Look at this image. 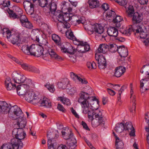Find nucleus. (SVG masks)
<instances>
[{
	"instance_id": "obj_1",
	"label": "nucleus",
	"mask_w": 149,
	"mask_h": 149,
	"mask_svg": "<svg viewBox=\"0 0 149 149\" xmlns=\"http://www.w3.org/2000/svg\"><path fill=\"white\" fill-rule=\"evenodd\" d=\"M78 102L81 107L82 113L84 114L88 113L95 114L99 106V101L95 97H89V94L87 93L81 92L79 95Z\"/></svg>"
},
{
	"instance_id": "obj_2",
	"label": "nucleus",
	"mask_w": 149,
	"mask_h": 149,
	"mask_svg": "<svg viewBox=\"0 0 149 149\" xmlns=\"http://www.w3.org/2000/svg\"><path fill=\"white\" fill-rule=\"evenodd\" d=\"M88 115V118L91 121L93 127H95L99 125L102 127L104 126V118L100 111H96L94 114H92L90 112Z\"/></svg>"
},
{
	"instance_id": "obj_3",
	"label": "nucleus",
	"mask_w": 149,
	"mask_h": 149,
	"mask_svg": "<svg viewBox=\"0 0 149 149\" xmlns=\"http://www.w3.org/2000/svg\"><path fill=\"white\" fill-rule=\"evenodd\" d=\"M12 135L15 138L11 139V141L13 144H17L18 146L20 143L23 144L21 140L23 139L26 136V134L24 132L22 128H15L12 131Z\"/></svg>"
},
{
	"instance_id": "obj_4",
	"label": "nucleus",
	"mask_w": 149,
	"mask_h": 149,
	"mask_svg": "<svg viewBox=\"0 0 149 149\" xmlns=\"http://www.w3.org/2000/svg\"><path fill=\"white\" fill-rule=\"evenodd\" d=\"M12 79L14 82L21 84L24 83V84L29 85L32 84V80L26 77L23 74L18 73L17 72H13L12 75Z\"/></svg>"
},
{
	"instance_id": "obj_5",
	"label": "nucleus",
	"mask_w": 149,
	"mask_h": 149,
	"mask_svg": "<svg viewBox=\"0 0 149 149\" xmlns=\"http://www.w3.org/2000/svg\"><path fill=\"white\" fill-rule=\"evenodd\" d=\"M133 30L136 31L135 35L138 36L140 38L146 39L148 36V33L149 35V25L145 28L146 32L143 31L141 25L138 24H133Z\"/></svg>"
},
{
	"instance_id": "obj_6",
	"label": "nucleus",
	"mask_w": 149,
	"mask_h": 149,
	"mask_svg": "<svg viewBox=\"0 0 149 149\" xmlns=\"http://www.w3.org/2000/svg\"><path fill=\"white\" fill-rule=\"evenodd\" d=\"M11 18L13 19L18 18L19 16L22 14V11L18 6H13V10L8 8H6Z\"/></svg>"
},
{
	"instance_id": "obj_7",
	"label": "nucleus",
	"mask_w": 149,
	"mask_h": 149,
	"mask_svg": "<svg viewBox=\"0 0 149 149\" xmlns=\"http://www.w3.org/2000/svg\"><path fill=\"white\" fill-rule=\"evenodd\" d=\"M95 58L97 61L98 67L100 69H104L106 68V60L104 56L98 54H95Z\"/></svg>"
},
{
	"instance_id": "obj_8",
	"label": "nucleus",
	"mask_w": 149,
	"mask_h": 149,
	"mask_svg": "<svg viewBox=\"0 0 149 149\" xmlns=\"http://www.w3.org/2000/svg\"><path fill=\"white\" fill-rule=\"evenodd\" d=\"M11 105L8 104L5 101H0V112L4 114L10 113Z\"/></svg>"
},
{
	"instance_id": "obj_9",
	"label": "nucleus",
	"mask_w": 149,
	"mask_h": 149,
	"mask_svg": "<svg viewBox=\"0 0 149 149\" xmlns=\"http://www.w3.org/2000/svg\"><path fill=\"white\" fill-rule=\"evenodd\" d=\"M11 143L3 144L1 147L0 149H21L23 147V144L20 143V145L17 144H13L11 141Z\"/></svg>"
},
{
	"instance_id": "obj_10",
	"label": "nucleus",
	"mask_w": 149,
	"mask_h": 149,
	"mask_svg": "<svg viewBox=\"0 0 149 149\" xmlns=\"http://www.w3.org/2000/svg\"><path fill=\"white\" fill-rule=\"evenodd\" d=\"M10 113V114L13 113L14 116H15L16 117H14V119H16L20 117L21 115L22 114V112L20 108L17 105H14L11 107Z\"/></svg>"
},
{
	"instance_id": "obj_11",
	"label": "nucleus",
	"mask_w": 149,
	"mask_h": 149,
	"mask_svg": "<svg viewBox=\"0 0 149 149\" xmlns=\"http://www.w3.org/2000/svg\"><path fill=\"white\" fill-rule=\"evenodd\" d=\"M17 94L19 95H24L26 92L29 88V85H18L16 87Z\"/></svg>"
},
{
	"instance_id": "obj_12",
	"label": "nucleus",
	"mask_w": 149,
	"mask_h": 149,
	"mask_svg": "<svg viewBox=\"0 0 149 149\" xmlns=\"http://www.w3.org/2000/svg\"><path fill=\"white\" fill-rule=\"evenodd\" d=\"M25 10L29 15H31L34 12V5L31 2H25L23 3Z\"/></svg>"
},
{
	"instance_id": "obj_13",
	"label": "nucleus",
	"mask_w": 149,
	"mask_h": 149,
	"mask_svg": "<svg viewBox=\"0 0 149 149\" xmlns=\"http://www.w3.org/2000/svg\"><path fill=\"white\" fill-rule=\"evenodd\" d=\"M140 90L143 93L149 89V79H143L140 81Z\"/></svg>"
},
{
	"instance_id": "obj_14",
	"label": "nucleus",
	"mask_w": 149,
	"mask_h": 149,
	"mask_svg": "<svg viewBox=\"0 0 149 149\" xmlns=\"http://www.w3.org/2000/svg\"><path fill=\"white\" fill-rule=\"evenodd\" d=\"M21 66L23 69L26 70L36 73H39L40 72V71L38 69L27 63L23 62L21 64Z\"/></svg>"
},
{
	"instance_id": "obj_15",
	"label": "nucleus",
	"mask_w": 149,
	"mask_h": 149,
	"mask_svg": "<svg viewBox=\"0 0 149 149\" xmlns=\"http://www.w3.org/2000/svg\"><path fill=\"white\" fill-rule=\"evenodd\" d=\"M63 138L65 140H68L74 136L73 134L70 129L68 127H66L64 131L61 132Z\"/></svg>"
},
{
	"instance_id": "obj_16",
	"label": "nucleus",
	"mask_w": 149,
	"mask_h": 149,
	"mask_svg": "<svg viewBox=\"0 0 149 149\" xmlns=\"http://www.w3.org/2000/svg\"><path fill=\"white\" fill-rule=\"evenodd\" d=\"M42 36L40 34L39 32L36 30L33 31L31 35V38L33 41L40 44H42L40 41V38Z\"/></svg>"
},
{
	"instance_id": "obj_17",
	"label": "nucleus",
	"mask_w": 149,
	"mask_h": 149,
	"mask_svg": "<svg viewBox=\"0 0 149 149\" xmlns=\"http://www.w3.org/2000/svg\"><path fill=\"white\" fill-rule=\"evenodd\" d=\"M71 77L75 81H78L82 84H86L88 83L87 81L85 79H82L77 74L73 72H71L70 73Z\"/></svg>"
},
{
	"instance_id": "obj_18",
	"label": "nucleus",
	"mask_w": 149,
	"mask_h": 149,
	"mask_svg": "<svg viewBox=\"0 0 149 149\" xmlns=\"http://www.w3.org/2000/svg\"><path fill=\"white\" fill-rule=\"evenodd\" d=\"M125 68L123 66H119L116 68L114 75L117 77H120L123 75L125 72Z\"/></svg>"
},
{
	"instance_id": "obj_19",
	"label": "nucleus",
	"mask_w": 149,
	"mask_h": 149,
	"mask_svg": "<svg viewBox=\"0 0 149 149\" xmlns=\"http://www.w3.org/2000/svg\"><path fill=\"white\" fill-rule=\"evenodd\" d=\"M5 86L7 90L10 91L15 89L17 86L15 84H13L10 78H7L6 79L5 82Z\"/></svg>"
},
{
	"instance_id": "obj_20",
	"label": "nucleus",
	"mask_w": 149,
	"mask_h": 149,
	"mask_svg": "<svg viewBox=\"0 0 149 149\" xmlns=\"http://www.w3.org/2000/svg\"><path fill=\"white\" fill-rule=\"evenodd\" d=\"M118 53L121 57H125L128 55V51L127 47L124 45L119 46Z\"/></svg>"
},
{
	"instance_id": "obj_21",
	"label": "nucleus",
	"mask_w": 149,
	"mask_h": 149,
	"mask_svg": "<svg viewBox=\"0 0 149 149\" xmlns=\"http://www.w3.org/2000/svg\"><path fill=\"white\" fill-rule=\"evenodd\" d=\"M31 93L33 94L32 95V100L31 101H30V102L34 104L39 102L40 99L39 97V93L37 91H33L31 90Z\"/></svg>"
},
{
	"instance_id": "obj_22",
	"label": "nucleus",
	"mask_w": 149,
	"mask_h": 149,
	"mask_svg": "<svg viewBox=\"0 0 149 149\" xmlns=\"http://www.w3.org/2000/svg\"><path fill=\"white\" fill-rule=\"evenodd\" d=\"M61 49L63 52L71 54H74L76 51L75 49L70 45L68 48L65 47L64 45H61Z\"/></svg>"
},
{
	"instance_id": "obj_23",
	"label": "nucleus",
	"mask_w": 149,
	"mask_h": 149,
	"mask_svg": "<svg viewBox=\"0 0 149 149\" xmlns=\"http://www.w3.org/2000/svg\"><path fill=\"white\" fill-rule=\"evenodd\" d=\"M143 17L138 12H135L132 18V20L134 24H138L140 25L139 23L141 22L143 19Z\"/></svg>"
},
{
	"instance_id": "obj_24",
	"label": "nucleus",
	"mask_w": 149,
	"mask_h": 149,
	"mask_svg": "<svg viewBox=\"0 0 149 149\" xmlns=\"http://www.w3.org/2000/svg\"><path fill=\"white\" fill-rule=\"evenodd\" d=\"M77 142L76 139L73 136L70 140H67L66 143L70 149H74L77 146Z\"/></svg>"
},
{
	"instance_id": "obj_25",
	"label": "nucleus",
	"mask_w": 149,
	"mask_h": 149,
	"mask_svg": "<svg viewBox=\"0 0 149 149\" xmlns=\"http://www.w3.org/2000/svg\"><path fill=\"white\" fill-rule=\"evenodd\" d=\"M69 84V80L67 78H64L62 79L60 82H58V87L60 88L64 89Z\"/></svg>"
},
{
	"instance_id": "obj_26",
	"label": "nucleus",
	"mask_w": 149,
	"mask_h": 149,
	"mask_svg": "<svg viewBox=\"0 0 149 149\" xmlns=\"http://www.w3.org/2000/svg\"><path fill=\"white\" fill-rule=\"evenodd\" d=\"M63 14L61 13L60 10H58L56 12L54 13L53 18L56 19L60 22L62 23L63 22Z\"/></svg>"
},
{
	"instance_id": "obj_27",
	"label": "nucleus",
	"mask_w": 149,
	"mask_h": 149,
	"mask_svg": "<svg viewBox=\"0 0 149 149\" xmlns=\"http://www.w3.org/2000/svg\"><path fill=\"white\" fill-rule=\"evenodd\" d=\"M48 135H47L48 136ZM47 140V145L48 149H55L56 148L55 145L56 143L55 141V139L51 138V136L48 137Z\"/></svg>"
},
{
	"instance_id": "obj_28",
	"label": "nucleus",
	"mask_w": 149,
	"mask_h": 149,
	"mask_svg": "<svg viewBox=\"0 0 149 149\" xmlns=\"http://www.w3.org/2000/svg\"><path fill=\"white\" fill-rule=\"evenodd\" d=\"M40 103V106L45 108H50L52 107L51 102L49 99L47 98H44Z\"/></svg>"
},
{
	"instance_id": "obj_29",
	"label": "nucleus",
	"mask_w": 149,
	"mask_h": 149,
	"mask_svg": "<svg viewBox=\"0 0 149 149\" xmlns=\"http://www.w3.org/2000/svg\"><path fill=\"white\" fill-rule=\"evenodd\" d=\"M108 35L110 36L116 37L118 34L117 29L114 27H109L107 31Z\"/></svg>"
},
{
	"instance_id": "obj_30",
	"label": "nucleus",
	"mask_w": 149,
	"mask_h": 149,
	"mask_svg": "<svg viewBox=\"0 0 149 149\" xmlns=\"http://www.w3.org/2000/svg\"><path fill=\"white\" fill-rule=\"evenodd\" d=\"M123 20V18L120 16L116 15L113 19V22L115 24V26L118 28L120 27L121 26V22Z\"/></svg>"
},
{
	"instance_id": "obj_31",
	"label": "nucleus",
	"mask_w": 149,
	"mask_h": 149,
	"mask_svg": "<svg viewBox=\"0 0 149 149\" xmlns=\"http://www.w3.org/2000/svg\"><path fill=\"white\" fill-rule=\"evenodd\" d=\"M109 46L105 44L100 45L98 49V52L99 53L105 54L108 50Z\"/></svg>"
},
{
	"instance_id": "obj_32",
	"label": "nucleus",
	"mask_w": 149,
	"mask_h": 149,
	"mask_svg": "<svg viewBox=\"0 0 149 149\" xmlns=\"http://www.w3.org/2000/svg\"><path fill=\"white\" fill-rule=\"evenodd\" d=\"M48 52L52 58H55L59 60H62V58L56 54L54 50L50 48L48 49Z\"/></svg>"
},
{
	"instance_id": "obj_33",
	"label": "nucleus",
	"mask_w": 149,
	"mask_h": 149,
	"mask_svg": "<svg viewBox=\"0 0 149 149\" xmlns=\"http://www.w3.org/2000/svg\"><path fill=\"white\" fill-rule=\"evenodd\" d=\"M125 130V125L122 123L117 124L115 127V131L118 133H120L122 132Z\"/></svg>"
},
{
	"instance_id": "obj_34",
	"label": "nucleus",
	"mask_w": 149,
	"mask_h": 149,
	"mask_svg": "<svg viewBox=\"0 0 149 149\" xmlns=\"http://www.w3.org/2000/svg\"><path fill=\"white\" fill-rule=\"evenodd\" d=\"M66 35L67 38L72 40L74 42V43L77 40V39L74 35L71 29L68 30L66 32Z\"/></svg>"
},
{
	"instance_id": "obj_35",
	"label": "nucleus",
	"mask_w": 149,
	"mask_h": 149,
	"mask_svg": "<svg viewBox=\"0 0 149 149\" xmlns=\"http://www.w3.org/2000/svg\"><path fill=\"white\" fill-rule=\"evenodd\" d=\"M88 3L90 8L93 9L99 6V2L98 0H88Z\"/></svg>"
},
{
	"instance_id": "obj_36",
	"label": "nucleus",
	"mask_w": 149,
	"mask_h": 149,
	"mask_svg": "<svg viewBox=\"0 0 149 149\" xmlns=\"http://www.w3.org/2000/svg\"><path fill=\"white\" fill-rule=\"evenodd\" d=\"M104 29L103 26L100 24H95L94 32L98 34H101L104 31Z\"/></svg>"
},
{
	"instance_id": "obj_37",
	"label": "nucleus",
	"mask_w": 149,
	"mask_h": 149,
	"mask_svg": "<svg viewBox=\"0 0 149 149\" xmlns=\"http://www.w3.org/2000/svg\"><path fill=\"white\" fill-rule=\"evenodd\" d=\"M51 1V0H50L49 3L48 4L47 7L49 8L51 13L53 14L54 15V13L57 11H56L57 8V5L54 2L52 3Z\"/></svg>"
},
{
	"instance_id": "obj_38",
	"label": "nucleus",
	"mask_w": 149,
	"mask_h": 149,
	"mask_svg": "<svg viewBox=\"0 0 149 149\" xmlns=\"http://www.w3.org/2000/svg\"><path fill=\"white\" fill-rule=\"evenodd\" d=\"M95 26V24L86 25L84 26V28L87 31L88 33L91 35L94 32Z\"/></svg>"
},
{
	"instance_id": "obj_39",
	"label": "nucleus",
	"mask_w": 149,
	"mask_h": 149,
	"mask_svg": "<svg viewBox=\"0 0 149 149\" xmlns=\"http://www.w3.org/2000/svg\"><path fill=\"white\" fill-rule=\"evenodd\" d=\"M123 143L122 140L120 139L117 136H116L115 146L116 149H121L123 148Z\"/></svg>"
},
{
	"instance_id": "obj_40",
	"label": "nucleus",
	"mask_w": 149,
	"mask_h": 149,
	"mask_svg": "<svg viewBox=\"0 0 149 149\" xmlns=\"http://www.w3.org/2000/svg\"><path fill=\"white\" fill-rule=\"evenodd\" d=\"M10 4V1H9L0 0V6L2 9L5 10V8H7Z\"/></svg>"
},
{
	"instance_id": "obj_41",
	"label": "nucleus",
	"mask_w": 149,
	"mask_h": 149,
	"mask_svg": "<svg viewBox=\"0 0 149 149\" xmlns=\"http://www.w3.org/2000/svg\"><path fill=\"white\" fill-rule=\"evenodd\" d=\"M134 13L133 7L131 5H130L126 11V15L128 17H132Z\"/></svg>"
},
{
	"instance_id": "obj_42",
	"label": "nucleus",
	"mask_w": 149,
	"mask_h": 149,
	"mask_svg": "<svg viewBox=\"0 0 149 149\" xmlns=\"http://www.w3.org/2000/svg\"><path fill=\"white\" fill-rule=\"evenodd\" d=\"M11 37V42L13 44H18L19 42V35L16 34L10 36Z\"/></svg>"
},
{
	"instance_id": "obj_43",
	"label": "nucleus",
	"mask_w": 149,
	"mask_h": 149,
	"mask_svg": "<svg viewBox=\"0 0 149 149\" xmlns=\"http://www.w3.org/2000/svg\"><path fill=\"white\" fill-rule=\"evenodd\" d=\"M109 46L108 50L111 53H114L116 51L118 52L119 47L115 44H113L110 45Z\"/></svg>"
},
{
	"instance_id": "obj_44",
	"label": "nucleus",
	"mask_w": 149,
	"mask_h": 149,
	"mask_svg": "<svg viewBox=\"0 0 149 149\" xmlns=\"http://www.w3.org/2000/svg\"><path fill=\"white\" fill-rule=\"evenodd\" d=\"M36 51L35 56L37 57L40 56L42 55H43V48L41 46H38L36 45Z\"/></svg>"
},
{
	"instance_id": "obj_45",
	"label": "nucleus",
	"mask_w": 149,
	"mask_h": 149,
	"mask_svg": "<svg viewBox=\"0 0 149 149\" xmlns=\"http://www.w3.org/2000/svg\"><path fill=\"white\" fill-rule=\"evenodd\" d=\"M31 91L28 89L26 92L25 94V100L28 102H30L32 100V95L33 94L31 93Z\"/></svg>"
},
{
	"instance_id": "obj_46",
	"label": "nucleus",
	"mask_w": 149,
	"mask_h": 149,
	"mask_svg": "<svg viewBox=\"0 0 149 149\" xmlns=\"http://www.w3.org/2000/svg\"><path fill=\"white\" fill-rule=\"evenodd\" d=\"M36 46L35 45L33 44L30 46L29 47L28 51L30 52L29 55H31L35 56V53L36 51Z\"/></svg>"
},
{
	"instance_id": "obj_47",
	"label": "nucleus",
	"mask_w": 149,
	"mask_h": 149,
	"mask_svg": "<svg viewBox=\"0 0 149 149\" xmlns=\"http://www.w3.org/2000/svg\"><path fill=\"white\" fill-rule=\"evenodd\" d=\"M1 33L3 35H6L8 39L10 37L11 32L7 28H3L2 30Z\"/></svg>"
},
{
	"instance_id": "obj_48",
	"label": "nucleus",
	"mask_w": 149,
	"mask_h": 149,
	"mask_svg": "<svg viewBox=\"0 0 149 149\" xmlns=\"http://www.w3.org/2000/svg\"><path fill=\"white\" fill-rule=\"evenodd\" d=\"M58 99L62 102L64 104L67 106L70 105L71 104V103L70 100L64 97H59Z\"/></svg>"
},
{
	"instance_id": "obj_49",
	"label": "nucleus",
	"mask_w": 149,
	"mask_h": 149,
	"mask_svg": "<svg viewBox=\"0 0 149 149\" xmlns=\"http://www.w3.org/2000/svg\"><path fill=\"white\" fill-rule=\"evenodd\" d=\"M115 15L116 14L115 12L111 10H109L106 13L105 16L107 19L109 18H111L113 19L115 17Z\"/></svg>"
},
{
	"instance_id": "obj_50",
	"label": "nucleus",
	"mask_w": 149,
	"mask_h": 149,
	"mask_svg": "<svg viewBox=\"0 0 149 149\" xmlns=\"http://www.w3.org/2000/svg\"><path fill=\"white\" fill-rule=\"evenodd\" d=\"M50 1V0H39L38 3L39 5L41 7H44L45 6L47 7Z\"/></svg>"
},
{
	"instance_id": "obj_51",
	"label": "nucleus",
	"mask_w": 149,
	"mask_h": 149,
	"mask_svg": "<svg viewBox=\"0 0 149 149\" xmlns=\"http://www.w3.org/2000/svg\"><path fill=\"white\" fill-rule=\"evenodd\" d=\"M45 86L52 93H53L55 91L54 86L53 84L47 83L45 85Z\"/></svg>"
},
{
	"instance_id": "obj_52",
	"label": "nucleus",
	"mask_w": 149,
	"mask_h": 149,
	"mask_svg": "<svg viewBox=\"0 0 149 149\" xmlns=\"http://www.w3.org/2000/svg\"><path fill=\"white\" fill-rule=\"evenodd\" d=\"M22 26L26 29H32L33 27L32 24L29 21L28 19L27 21H26L23 24Z\"/></svg>"
},
{
	"instance_id": "obj_53",
	"label": "nucleus",
	"mask_w": 149,
	"mask_h": 149,
	"mask_svg": "<svg viewBox=\"0 0 149 149\" xmlns=\"http://www.w3.org/2000/svg\"><path fill=\"white\" fill-rule=\"evenodd\" d=\"M68 6H67L66 3H64L61 6L62 8L61 13L66 14L68 12Z\"/></svg>"
},
{
	"instance_id": "obj_54",
	"label": "nucleus",
	"mask_w": 149,
	"mask_h": 149,
	"mask_svg": "<svg viewBox=\"0 0 149 149\" xmlns=\"http://www.w3.org/2000/svg\"><path fill=\"white\" fill-rule=\"evenodd\" d=\"M18 19H19L21 25L28 20L25 15L22 14L20 15Z\"/></svg>"
},
{
	"instance_id": "obj_55",
	"label": "nucleus",
	"mask_w": 149,
	"mask_h": 149,
	"mask_svg": "<svg viewBox=\"0 0 149 149\" xmlns=\"http://www.w3.org/2000/svg\"><path fill=\"white\" fill-rule=\"evenodd\" d=\"M52 40L56 43H58L59 44V42L60 41L61 39L58 35L55 34H54L52 35Z\"/></svg>"
},
{
	"instance_id": "obj_56",
	"label": "nucleus",
	"mask_w": 149,
	"mask_h": 149,
	"mask_svg": "<svg viewBox=\"0 0 149 149\" xmlns=\"http://www.w3.org/2000/svg\"><path fill=\"white\" fill-rule=\"evenodd\" d=\"M87 67L90 69H95L96 67L95 63L94 61L88 62L87 63Z\"/></svg>"
},
{
	"instance_id": "obj_57",
	"label": "nucleus",
	"mask_w": 149,
	"mask_h": 149,
	"mask_svg": "<svg viewBox=\"0 0 149 149\" xmlns=\"http://www.w3.org/2000/svg\"><path fill=\"white\" fill-rule=\"evenodd\" d=\"M134 127H133L131 122H126L125 126V130L129 131L130 130H132Z\"/></svg>"
},
{
	"instance_id": "obj_58",
	"label": "nucleus",
	"mask_w": 149,
	"mask_h": 149,
	"mask_svg": "<svg viewBox=\"0 0 149 149\" xmlns=\"http://www.w3.org/2000/svg\"><path fill=\"white\" fill-rule=\"evenodd\" d=\"M29 47L28 45H23L22 47V50L25 54L29 55V52L28 51Z\"/></svg>"
},
{
	"instance_id": "obj_59",
	"label": "nucleus",
	"mask_w": 149,
	"mask_h": 149,
	"mask_svg": "<svg viewBox=\"0 0 149 149\" xmlns=\"http://www.w3.org/2000/svg\"><path fill=\"white\" fill-rule=\"evenodd\" d=\"M131 100H132V102L133 104H132V108L130 109V111L131 112H133V111H135L136 110V104L135 103V100L134 98V96H133V97L132 98V99Z\"/></svg>"
},
{
	"instance_id": "obj_60",
	"label": "nucleus",
	"mask_w": 149,
	"mask_h": 149,
	"mask_svg": "<svg viewBox=\"0 0 149 149\" xmlns=\"http://www.w3.org/2000/svg\"><path fill=\"white\" fill-rule=\"evenodd\" d=\"M74 44L76 45H80L82 46V47H83L84 46H85L87 43L86 42H84L82 41H80L79 40L77 39V40L76 41Z\"/></svg>"
},
{
	"instance_id": "obj_61",
	"label": "nucleus",
	"mask_w": 149,
	"mask_h": 149,
	"mask_svg": "<svg viewBox=\"0 0 149 149\" xmlns=\"http://www.w3.org/2000/svg\"><path fill=\"white\" fill-rule=\"evenodd\" d=\"M69 14H63V22H67V21L71 20L72 18L69 16Z\"/></svg>"
},
{
	"instance_id": "obj_62",
	"label": "nucleus",
	"mask_w": 149,
	"mask_h": 149,
	"mask_svg": "<svg viewBox=\"0 0 149 149\" xmlns=\"http://www.w3.org/2000/svg\"><path fill=\"white\" fill-rule=\"evenodd\" d=\"M133 25L132 26L131 28H129L128 29L126 30L125 31V33L127 35H129L131 33L132 31L134 32L135 33L136 31H134L133 30Z\"/></svg>"
},
{
	"instance_id": "obj_63",
	"label": "nucleus",
	"mask_w": 149,
	"mask_h": 149,
	"mask_svg": "<svg viewBox=\"0 0 149 149\" xmlns=\"http://www.w3.org/2000/svg\"><path fill=\"white\" fill-rule=\"evenodd\" d=\"M28 32L27 30L24 29L22 31L19 35H20L24 37H26L27 36L28 34Z\"/></svg>"
},
{
	"instance_id": "obj_64",
	"label": "nucleus",
	"mask_w": 149,
	"mask_h": 149,
	"mask_svg": "<svg viewBox=\"0 0 149 149\" xmlns=\"http://www.w3.org/2000/svg\"><path fill=\"white\" fill-rule=\"evenodd\" d=\"M84 49V51H82L81 49L80 50V51L82 53H84L88 51L90 48V46L89 45L86 44L85 46L82 47Z\"/></svg>"
}]
</instances>
